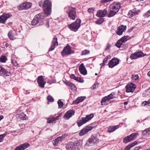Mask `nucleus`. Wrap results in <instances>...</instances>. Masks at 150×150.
<instances>
[{
	"label": "nucleus",
	"instance_id": "obj_1",
	"mask_svg": "<svg viewBox=\"0 0 150 150\" xmlns=\"http://www.w3.org/2000/svg\"><path fill=\"white\" fill-rule=\"evenodd\" d=\"M45 14L43 13H40L36 15L35 18L32 20L31 23L32 25H42L44 23Z\"/></svg>",
	"mask_w": 150,
	"mask_h": 150
},
{
	"label": "nucleus",
	"instance_id": "obj_2",
	"mask_svg": "<svg viewBox=\"0 0 150 150\" xmlns=\"http://www.w3.org/2000/svg\"><path fill=\"white\" fill-rule=\"evenodd\" d=\"M65 9L69 18L70 19L74 20L76 16V8L71 6H68L66 7Z\"/></svg>",
	"mask_w": 150,
	"mask_h": 150
},
{
	"label": "nucleus",
	"instance_id": "obj_3",
	"mask_svg": "<svg viewBox=\"0 0 150 150\" xmlns=\"http://www.w3.org/2000/svg\"><path fill=\"white\" fill-rule=\"evenodd\" d=\"M51 2L49 0H45L44 2L42 8L45 14L47 15H50L51 13Z\"/></svg>",
	"mask_w": 150,
	"mask_h": 150
},
{
	"label": "nucleus",
	"instance_id": "obj_4",
	"mask_svg": "<svg viewBox=\"0 0 150 150\" xmlns=\"http://www.w3.org/2000/svg\"><path fill=\"white\" fill-rule=\"evenodd\" d=\"M81 22V20L78 18L75 22L68 25V27L71 30L76 32L80 27Z\"/></svg>",
	"mask_w": 150,
	"mask_h": 150
},
{
	"label": "nucleus",
	"instance_id": "obj_5",
	"mask_svg": "<svg viewBox=\"0 0 150 150\" xmlns=\"http://www.w3.org/2000/svg\"><path fill=\"white\" fill-rule=\"evenodd\" d=\"M94 114L91 113L89 115H86L85 117L81 118V119L77 122L78 126L80 127L83 124H84L91 120L94 117Z\"/></svg>",
	"mask_w": 150,
	"mask_h": 150
},
{
	"label": "nucleus",
	"instance_id": "obj_6",
	"mask_svg": "<svg viewBox=\"0 0 150 150\" xmlns=\"http://www.w3.org/2000/svg\"><path fill=\"white\" fill-rule=\"evenodd\" d=\"M80 146L79 142H70L66 145V148L67 150H76L79 149Z\"/></svg>",
	"mask_w": 150,
	"mask_h": 150
},
{
	"label": "nucleus",
	"instance_id": "obj_7",
	"mask_svg": "<svg viewBox=\"0 0 150 150\" xmlns=\"http://www.w3.org/2000/svg\"><path fill=\"white\" fill-rule=\"evenodd\" d=\"M139 134L138 133H132L130 135L125 137L123 140V142L127 143L133 140L136 138V136Z\"/></svg>",
	"mask_w": 150,
	"mask_h": 150
},
{
	"label": "nucleus",
	"instance_id": "obj_8",
	"mask_svg": "<svg viewBox=\"0 0 150 150\" xmlns=\"http://www.w3.org/2000/svg\"><path fill=\"white\" fill-rule=\"evenodd\" d=\"M32 5L31 3L25 2L18 6L17 8L19 10H26L30 8Z\"/></svg>",
	"mask_w": 150,
	"mask_h": 150
},
{
	"label": "nucleus",
	"instance_id": "obj_9",
	"mask_svg": "<svg viewBox=\"0 0 150 150\" xmlns=\"http://www.w3.org/2000/svg\"><path fill=\"white\" fill-rule=\"evenodd\" d=\"M71 47L69 44H67L61 52L62 56H67L72 54Z\"/></svg>",
	"mask_w": 150,
	"mask_h": 150
},
{
	"label": "nucleus",
	"instance_id": "obj_10",
	"mask_svg": "<svg viewBox=\"0 0 150 150\" xmlns=\"http://www.w3.org/2000/svg\"><path fill=\"white\" fill-rule=\"evenodd\" d=\"M0 75L4 77L11 76L10 71L0 65Z\"/></svg>",
	"mask_w": 150,
	"mask_h": 150
},
{
	"label": "nucleus",
	"instance_id": "obj_11",
	"mask_svg": "<svg viewBox=\"0 0 150 150\" xmlns=\"http://www.w3.org/2000/svg\"><path fill=\"white\" fill-rule=\"evenodd\" d=\"M98 141V139L97 137L92 135L86 141V144L88 146H91L94 143L97 142Z\"/></svg>",
	"mask_w": 150,
	"mask_h": 150
},
{
	"label": "nucleus",
	"instance_id": "obj_12",
	"mask_svg": "<svg viewBox=\"0 0 150 150\" xmlns=\"http://www.w3.org/2000/svg\"><path fill=\"white\" fill-rule=\"evenodd\" d=\"M120 60L117 58L114 57L109 62L108 64V67L112 68L115 66L117 65L119 63Z\"/></svg>",
	"mask_w": 150,
	"mask_h": 150
},
{
	"label": "nucleus",
	"instance_id": "obj_13",
	"mask_svg": "<svg viewBox=\"0 0 150 150\" xmlns=\"http://www.w3.org/2000/svg\"><path fill=\"white\" fill-rule=\"evenodd\" d=\"M94 127H92L90 125L85 126L79 132V135L82 136L85 135L88 132L91 130Z\"/></svg>",
	"mask_w": 150,
	"mask_h": 150
},
{
	"label": "nucleus",
	"instance_id": "obj_14",
	"mask_svg": "<svg viewBox=\"0 0 150 150\" xmlns=\"http://www.w3.org/2000/svg\"><path fill=\"white\" fill-rule=\"evenodd\" d=\"M64 135H62L61 137H59L52 142V144L54 146H59L62 142L63 139L65 138Z\"/></svg>",
	"mask_w": 150,
	"mask_h": 150
},
{
	"label": "nucleus",
	"instance_id": "obj_15",
	"mask_svg": "<svg viewBox=\"0 0 150 150\" xmlns=\"http://www.w3.org/2000/svg\"><path fill=\"white\" fill-rule=\"evenodd\" d=\"M110 9L118 12L120 8V4L119 2H114L110 6Z\"/></svg>",
	"mask_w": 150,
	"mask_h": 150
},
{
	"label": "nucleus",
	"instance_id": "obj_16",
	"mask_svg": "<svg viewBox=\"0 0 150 150\" xmlns=\"http://www.w3.org/2000/svg\"><path fill=\"white\" fill-rule=\"evenodd\" d=\"M145 55L143 52L140 51L138 52H135L131 54L130 58L131 59H135L137 58L143 57Z\"/></svg>",
	"mask_w": 150,
	"mask_h": 150
},
{
	"label": "nucleus",
	"instance_id": "obj_17",
	"mask_svg": "<svg viewBox=\"0 0 150 150\" xmlns=\"http://www.w3.org/2000/svg\"><path fill=\"white\" fill-rule=\"evenodd\" d=\"M58 46L57 38L56 36H54V37L53 39L51 46L49 49V51H52L54 49L56 46Z\"/></svg>",
	"mask_w": 150,
	"mask_h": 150
},
{
	"label": "nucleus",
	"instance_id": "obj_18",
	"mask_svg": "<svg viewBox=\"0 0 150 150\" xmlns=\"http://www.w3.org/2000/svg\"><path fill=\"white\" fill-rule=\"evenodd\" d=\"M126 92L127 93L133 92L136 88V86L134 84L130 83L127 84L126 86Z\"/></svg>",
	"mask_w": 150,
	"mask_h": 150
},
{
	"label": "nucleus",
	"instance_id": "obj_19",
	"mask_svg": "<svg viewBox=\"0 0 150 150\" xmlns=\"http://www.w3.org/2000/svg\"><path fill=\"white\" fill-rule=\"evenodd\" d=\"M37 82L39 87L44 88L46 83V82L44 81V76H40L38 77Z\"/></svg>",
	"mask_w": 150,
	"mask_h": 150
},
{
	"label": "nucleus",
	"instance_id": "obj_20",
	"mask_svg": "<svg viewBox=\"0 0 150 150\" xmlns=\"http://www.w3.org/2000/svg\"><path fill=\"white\" fill-rule=\"evenodd\" d=\"M75 111L74 110H68L64 115V118L66 120H68L74 114Z\"/></svg>",
	"mask_w": 150,
	"mask_h": 150
},
{
	"label": "nucleus",
	"instance_id": "obj_21",
	"mask_svg": "<svg viewBox=\"0 0 150 150\" xmlns=\"http://www.w3.org/2000/svg\"><path fill=\"white\" fill-rule=\"evenodd\" d=\"M10 15L8 14L4 13L0 16V23L5 24L7 20L10 17Z\"/></svg>",
	"mask_w": 150,
	"mask_h": 150
},
{
	"label": "nucleus",
	"instance_id": "obj_22",
	"mask_svg": "<svg viewBox=\"0 0 150 150\" xmlns=\"http://www.w3.org/2000/svg\"><path fill=\"white\" fill-rule=\"evenodd\" d=\"M107 13V11L106 9L103 10H99L97 12L96 16L99 17H103L105 16Z\"/></svg>",
	"mask_w": 150,
	"mask_h": 150
},
{
	"label": "nucleus",
	"instance_id": "obj_23",
	"mask_svg": "<svg viewBox=\"0 0 150 150\" xmlns=\"http://www.w3.org/2000/svg\"><path fill=\"white\" fill-rule=\"evenodd\" d=\"M126 28L127 27L126 26L121 25L118 27L116 30L117 34L119 35H121L123 32H125L126 30Z\"/></svg>",
	"mask_w": 150,
	"mask_h": 150
},
{
	"label": "nucleus",
	"instance_id": "obj_24",
	"mask_svg": "<svg viewBox=\"0 0 150 150\" xmlns=\"http://www.w3.org/2000/svg\"><path fill=\"white\" fill-rule=\"evenodd\" d=\"M30 146V145L29 144L25 143L17 146L15 149L14 150H25Z\"/></svg>",
	"mask_w": 150,
	"mask_h": 150
},
{
	"label": "nucleus",
	"instance_id": "obj_25",
	"mask_svg": "<svg viewBox=\"0 0 150 150\" xmlns=\"http://www.w3.org/2000/svg\"><path fill=\"white\" fill-rule=\"evenodd\" d=\"M138 11L136 10L135 8L130 10L127 14L128 17L129 18H132L133 16L138 15Z\"/></svg>",
	"mask_w": 150,
	"mask_h": 150
},
{
	"label": "nucleus",
	"instance_id": "obj_26",
	"mask_svg": "<svg viewBox=\"0 0 150 150\" xmlns=\"http://www.w3.org/2000/svg\"><path fill=\"white\" fill-rule=\"evenodd\" d=\"M79 70L81 74L85 75L87 74V71L83 63H82L79 67Z\"/></svg>",
	"mask_w": 150,
	"mask_h": 150
},
{
	"label": "nucleus",
	"instance_id": "obj_27",
	"mask_svg": "<svg viewBox=\"0 0 150 150\" xmlns=\"http://www.w3.org/2000/svg\"><path fill=\"white\" fill-rule=\"evenodd\" d=\"M61 114H59L57 116L52 118H48L47 119V123H52L56 120L59 119V117L61 116Z\"/></svg>",
	"mask_w": 150,
	"mask_h": 150
},
{
	"label": "nucleus",
	"instance_id": "obj_28",
	"mask_svg": "<svg viewBox=\"0 0 150 150\" xmlns=\"http://www.w3.org/2000/svg\"><path fill=\"white\" fill-rule=\"evenodd\" d=\"M110 98L108 97V96H106L102 98L101 103L102 105H107L108 104L107 102H109L110 100Z\"/></svg>",
	"mask_w": 150,
	"mask_h": 150
},
{
	"label": "nucleus",
	"instance_id": "obj_29",
	"mask_svg": "<svg viewBox=\"0 0 150 150\" xmlns=\"http://www.w3.org/2000/svg\"><path fill=\"white\" fill-rule=\"evenodd\" d=\"M118 125L114 126H110L108 129L107 132L109 133H111L114 131L115 130L118 128Z\"/></svg>",
	"mask_w": 150,
	"mask_h": 150
},
{
	"label": "nucleus",
	"instance_id": "obj_30",
	"mask_svg": "<svg viewBox=\"0 0 150 150\" xmlns=\"http://www.w3.org/2000/svg\"><path fill=\"white\" fill-rule=\"evenodd\" d=\"M85 98H85L83 97H78L76 100L73 101L72 104H77L83 101Z\"/></svg>",
	"mask_w": 150,
	"mask_h": 150
},
{
	"label": "nucleus",
	"instance_id": "obj_31",
	"mask_svg": "<svg viewBox=\"0 0 150 150\" xmlns=\"http://www.w3.org/2000/svg\"><path fill=\"white\" fill-rule=\"evenodd\" d=\"M137 144V142L135 141L132 143L126 146L124 149V150H130L131 148L133 147L134 146Z\"/></svg>",
	"mask_w": 150,
	"mask_h": 150
},
{
	"label": "nucleus",
	"instance_id": "obj_32",
	"mask_svg": "<svg viewBox=\"0 0 150 150\" xmlns=\"http://www.w3.org/2000/svg\"><path fill=\"white\" fill-rule=\"evenodd\" d=\"M8 35L10 40H13L16 39L14 35V33L13 31H10L8 34Z\"/></svg>",
	"mask_w": 150,
	"mask_h": 150
},
{
	"label": "nucleus",
	"instance_id": "obj_33",
	"mask_svg": "<svg viewBox=\"0 0 150 150\" xmlns=\"http://www.w3.org/2000/svg\"><path fill=\"white\" fill-rule=\"evenodd\" d=\"M65 84L68 85L70 87V88L71 90L73 91H75L76 90V88L75 85L73 83L70 82H67V83H65Z\"/></svg>",
	"mask_w": 150,
	"mask_h": 150
},
{
	"label": "nucleus",
	"instance_id": "obj_34",
	"mask_svg": "<svg viewBox=\"0 0 150 150\" xmlns=\"http://www.w3.org/2000/svg\"><path fill=\"white\" fill-rule=\"evenodd\" d=\"M117 12H116L115 11L112 10L111 9H110V11L109 12V13L108 15V16L109 18H111L114 16L116 14H117Z\"/></svg>",
	"mask_w": 150,
	"mask_h": 150
},
{
	"label": "nucleus",
	"instance_id": "obj_35",
	"mask_svg": "<svg viewBox=\"0 0 150 150\" xmlns=\"http://www.w3.org/2000/svg\"><path fill=\"white\" fill-rule=\"evenodd\" d=\"M123 42L120 39L115 44V45L118 48H120Z\"/></svg>",
	"mask_w": 150,
	"mask_h": 150
},
{
	"label": "nucleus",
	"instance_id": "obj_36",
	"mask_svg": "<svg viewBox=\"0 0 150 150\" xmlns=\"http://www.w3.org/2000/svg\"><path fill=\"white\" fill-rule=\"evenodd\" d=\"M7 60L6 56L4 55H2L0 57V62L2 63H5Z\"/></svg>",
	"mask_w": 150,
	"mask_h": 150
},
{
	"label": "nucleus",
	"instance_id": "obj_37",
	"mask_svg": "<svg viewBox=\"0 0 150 150\" xmlns=\"http://www.w3.org/2000/svg\"><path fill=\"white\" fill-rule=\"evenodd\" d=\"M19 117L21 120H25L27 117L26 115L23 113H22L19 115Z\"/></svg>",
	"mask_w": 150,
	"mask_h": 150
},
{
	"label": "nucleus",
	"instance_id": "obj_38",
	"mask_svg": "<svg viewBox=\"0 0 150 150\" xmlns=\"http://www.w3.org/2000/svg\"><path fill=\"white\" fill-rule=\"evenodd\" d=\"M129 39V37L128 35L124 36L120 39L122 42L124 43L126 42Z\"/></svg>",
	"mask_w": 150,
	"mask_h": 150
},
{
	"label": "nucleus",
	"instance_id": "obj_39",
	"mask_svg": "<svg viewBox=\"0 0 150 150\" xmlns=\"http://www.w3.org/2000/svg\"><path fill=\"white\" fill-rule=\"evenodd\" d=\"M90 52L89 50H85L82 51L81 54V56L86 55L89 54Z\"/></svg>",
	"mask_w": 150,
	"mask_h": 150
},
{
	"label": "nucleus",
	"instance_id": "obj_40",
	"mask_svg": "<svg viewBox=\"0 0 150 150\" xmlns=\"http://www.w3.org/2000/svg\"><path fill=\"white\" fill-rule=\"evenodd\" d=\"M104 21V18H101L97 20L96 21L95 23L96 24H100L102 23Z\"/></svg>",
	"mask_w": 150,
	"mask_h": 150
},
{
	"label": "nucleus",
	"instance_id": "obj_41",
	"mask_svg": "<svg viewBox=\"0 0 150 150\" xmlns=\"http://www.w3.org/2000/svg\"><path fill=\"white\" fill-rule=\"evenodd\" d=\"M57 103L59 105V108H61L63 107V102H62L61 100H59L58 101Z\"/></svg>",
	"mask_w": 150,
	"mask_h": 150
},
{
	"label": "nucleus",
	"instance_id": "obj_42",
	"mask_svg": "<svg viewBox=\"0 0 150 150\" xmlns=\"http://www.w3.org/2000/svg\"><path fill=\"white\" fill-rule=\"evenodd\" d=\"M6 133H5L3 134L0 135V142H1L3 141L4 140V138L6 135Z\"/></svg>",
	"mask_w": 150,
	"mask_h": 150
},
{
	"label": "nucleus",
	"instance_id": "obj_43",
	"mask_svg": "<svg viewBox=\"0 0 150 150\" xmlns=\"http://www.w3.org/2000/svg\"><path fill=\"white\" fill-rule=\"evenodd\" d=\"M47 99L48 101L50 102H52L54 101L53 97L50 96H48L47 97Z\"/></svg>",
	"mask_w": 150,
	"mask_h": 150
},
{
	"label": "nucleus",
	"instance_id": "obj_44",
	"mask_svg": "<svg viewBox=\"0 0 150 150\" xmlns=\"http://www.w3.org/2000/svg\"><path fill=\"white\" fill-rule=\"evenodd\" d=\"M75 80L80 83H83L84 81L83 79L80 77H76V79H75Z\"/></svg>",
	"mask_w": 150,
	"mask_h": 150
},
{
	"label": "nucleus",
	"instance_id": "obj_45",
	"mask_svg": "<svg viewBox=\"0 0 150 150\" xmlns=\"http://www.w3.org/2000/svg\"><path fill=\"white\" fill-rule=\"evenodd\" d=\"M108 56H107L103 60V62L102 64V66H104L105 65V64L107 63L108 62Z\"/></svg>",
	"mask_w": 150,
	"mask_h": 150
},
{
	"label": "nucleus",
	"instance_id": "obj_46",
	"mask_svg": "<svg viewBox=\"0 0 150 150\" xmlns=\"http://www.w3.org/2000/svg\"><path fill=\"white\" fill-rule=\"evenodd\" d=\"M114 95H115L114 93L112 92L111 94L108 95V96H108V97L109 98H110V99H112L114 98L113 97V96Z\"/></svg>",
	"mask_w": 150,
	"mask_h": 150
},
{
	"label": "nucleus",
	"instance_id": "obj_47",
	"mask_svg": "<svg viewBox=\"0 0 150 150\" xmlns=\"http://www.w3.org/2000/svg\"><path fill=\"white\" fill-rule=\"evenodd\" d=\"M144 16L147 18L150 16V10H149L147 12L145 13Z\"/></svg>",
	"mask_w": 150,
	"mask_h": 150
},
{
	"label": "nucleus",
	"instance_id": "obj_48",
	"mask_svg": "<svg viewBox=\"0 0 150 150\" xmlns=\"http://www.w3.org/2000/svg\"><path fill=\"white\" fill-rule=\"evenodd\" d=\"M133 79L136 80L138 79L139 77L137 74L133 75H132Z\"/></svg>",
	"mask_w": 150,
	"mask_h": 150
},
{
	"label": "nucleus",
	"instance_id": "obj_49",
	"mask_svg": "<svg viewBox=\"0 0 150 150\" xmlns=\"http://www.w3.org/2000/svg\"><path fill=\"white\" fill-rule=\"evenodd\" d=\"M12 62L13 64V65L14 66L17 67L18 65V64L16 61L15 60H13V61H12Z\"/></svg>",
	"mask_w": 150,
	"mask_h": 150
},
{
	"label": "nucleus",
	"instance_id": "obj_50",
	"mask_svg": "<svg viewBox=\"0 0 150 150\" xmlns=\"http://www.w3.org/2000/svg\"><path fill=\"white\" fill-rule=\"evenodd\" d=\"M94 8H89L88 9V11L89 13H92L94 10Z\"/></svg>",
	"mask_w": 150,
	"mask_h": 150
},
{
	"label": "nucleus",
	"instance_id": "obj_51",
	"mask_svg": "<svg viewBox=\"0 0 150 150\" xmlns=\"http://www.w3.org/2000/svg\"><path fill=\"white\" fill-rule=\"evenodd\" d=\"M148 104H149L148 101H143L142 103V106H145Z\"/></svg>",
	"mask_w": 150,
	"mask_h": 150
},
{
	"label": "nucleus",
	"instance_id": "obj_52",
	"mask_svg": "<svg viewBox=\"0 0 150 150\" xmlns=\"http://www.w3.org/2000/svg\"><path fill=\"white\" fill-rule=\"evenodd\" d=\"M111 47V45H110L109 43H108L106 47V48L105 49V50H107L110 48Z\"/></svg>",
	"mask_w": 150,
	"mask_h": 150
},
{
	"label": "nucleus",
	"instance_id": "obj_53",
	"mask_svg": "<svg viewBox=\"0 0 150 150\" xmlns=\"http://www.w3.org/2000/svg\"><path fill=\"white\" fill-rule=\"evenodd\" d=\"M112 0H102L101 1V3H106L107 2L111 1Z\"/></svg>",
	"mask_w": 150,
	"mask_h": 150
},
{
	"label": "nucleus",
	"instance_id": "obj_54",
	"mask_svg": "<svg viewBox=\"0 0 150 150\" xmlns=\"http://www.w3.org/2000/svg\"><path fill=\"white\" fill-rule=\"evenodd\" d=\"M70 78L75 80V79H76V77L75 76V75L74 74H71L70 76Z\"/></svg>",
	"mask_w": 150,
	"mask_h": 150
},
{
	"label": "nucleus",
	"instance_id": "obj_55",
	"mask_svg": "<svg viewBox=\"0 0 150 150\" xmlns=\"http://www.w3.org/2000/svg\"><path fill=\"white\" fill-rule=\"evenodd\" d=\"M143 133L144 134H147L149 133V132H148V129H145L144 131H143Z\"/></svg>",
	"mask_w": 150,
	"mask_h": 150
},
{
	"label": "nucleus",
	"instance_id": "obj_56",
	"mask_svg": "<svg viewBox=\"0 0 150 150\" xmlns=\"http://www.w3.org/2000/svg\"><path fill=\"white\" fill-rule=\"evenodd\" d=\"M134 27H132L129 29L127 31L128 33L131 32L134 29Z\"/></svg>",
	"mask_w": 150,
	"mask_h": 150
},
{
	"label": "nucleus",
	"instance_id": "obj_57",
	"mask_svg": "<svg viewBox=\"0 0 150 150\" xmlns=\"http://www.w3.org/2000/svg\"><path fill=\"white\" fill-rule=\"evenodd\" d=\"M141 147V146H136L134 148V150H139Z\"/></svg>",
	"mask_w": 150,
	"mask_h": 150
},
{
	"label": "nucleus",
	"instance_id": "obj_58",
	"mask_svg": "<svg viewBox=\"0 0 150 150\" xmlns=\"http://www.w3.org/2000/svg\"><path fill=\"white\" fill-rule=\"evenodd\" d=\"M98 86V84H97V83H94L93 85V88H96V86Z\"/></svg>",
	"mask_w": 150,
	"mask_h": 150
},
{
	"label": "nucleus",
	"instance_id": "obj_59",
	"mask_svg": "<svg viewBox=\"0 0 150 150\" xmlns=\"http://www.w3.org/2000/svg\"><path fill=\"white\" fill-rule=\"evenodd\" d=\"M43 4L42 3V2H40L39 3V6L40 7H42V5Z\"/></svg>",
	"mask_w": 150,
	"mask_h": 150
},
{
	"label": "nucleus",
	"instance_id": "obj_60",
	"mask_svg": "<svg viewBox=\"0 0 150 150\" xmlns=\"http://www.w3.org/2000/svg\"><path fill=\"white\" fill-rule=\"evenodd\" d=\"M48 22L47 21H46V22H47V23L46 24V26H47V27L48 28L49 27V23H48Z\"/></svg>",
	"mask_w": 150,
	"mask_h": 150
},
{
	"label": "nucleus",
	"instance_id": "obj_61",
	"mask_svg": "<svg viewBox=\"0 0 150 150\" xmlns=\"http://www.w3.org/2000/svg\"><path fill=\"white\" fill-rule=\"evenodd\" d=\"M4 118V116H3V115H0V121L1 120H2V119H3Z\"/></svg>",
	"mask_w": 150,
	"mask_h": 150
},
{
	"label": "nucleus",
	"instance_id": "obj_62",
	"mask_svg": "<svg viewBox=\"0 0 150 150\" xmlns=\"http://www.w3.org/2000/svg\"><path fill=\"white\" fill-rule=\"evenodd\" d=\"M128 104V102H125L124 103V105H127Z\"/></svg>",
	"mask_w": 150,
	"mask_h": 150
},
{
	"label": "nucleus",
	"instance_id": "obj_63",
	"mask_svg": "<svg viewBox=\"0 0 150 150\" xmlns=\"http://www.w3.org/2000/svg\"><path fill=\"white\" fill-rule=\"evenodd\" d=\"M147 74L148 76L150 77V71L148 72Z\"/></svg>",
	"mask_w": 150,
	"mask_h": 150
},
{
	"label": "nucleus",
	"instance_id": "obj_64",
	"mask_svg": "<svg viewBox=\"0 0 150 150\" xmlns=\"http://www.w3.org/2000/svg\"><path fill=\"white\" fill-rule=\"evenodd\" d=\"M148 101L149 103V105H150V99L148 100Z\"/></svg>",
	"mask_w": 150,
	"mask_h": 150
}]
</instances>
